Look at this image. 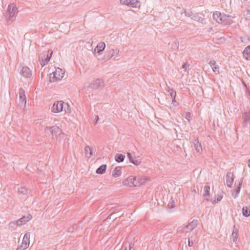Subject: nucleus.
<instances>
[{"instance_id": "f257e3e1", "label": "nucleus", "mask_w": 250, "mask_h": 250, "mask_svg": "<svg viewBox=\"0 0 250 250\" xmlns=\"http://www.w3.org/2000/svg\"><path fill=\"white\" fill-rule=\"evenodd\" d=\"M213 19L217 22L223 24H230L233 22L234 17L216 12L213 14Z\"/></svg>"}, {"instance_id": "f03ea898", "label": "nucleus", "mask_w": 250, "mask_h": 250, "mask_svg": "<svg viewBox=\"0 0 250 250\" xmlns=\"http://www.w3.org/2000/svg\"><path fill=\"white\" fill-rule=\"evenodd\" d=\"M18 8L14 3L8 5L6 11V22L7 24H11L15 20V14L17 13Z\"/></svg>"}, {"instance_id": "7ed1b4c3", "label": "nucleus", "mask_w": 250, "mask_h": 250, "mask_svg": "<svg viewBox=\"0 0 250 250\" xmlns=\"http://www.w3.org/2000/svg\"><path fill=\"white\" fill-rule=\"evenodd\" d=\"M66 106L68 108V105L67 104H65L62 101H57L53 104L51 111L54 113H57L62 111L64 109L65 112H67V111L65 109Z\"/></svg>"}, {"instance_id": "20e7f679", "label": "nucleus", "mask_w": 250, "mask_h": 250, "mask_svg": "<svg viewBox=\"0 0 250 250\" xmlns=\"http://www.w3.org/2000/svg\"><path fill=\"white\" fill-rule=\"evenodd\" d=\"M64 71L60 68H56L55 71L50 74V81L51 82H55L61 80L64 77Z\"/></svg>"}, {"instance_id": "39448f33", "label": "nucleus", "mask_w": 250, "mask_h": 250, "mask_svg": "<svg viewBox=\"0 0 250 250\" xmlns=\"http://www.w3.org/2000/svg\"><path fill=\"white\" fill-rule=\"evenodd\" d=\"M198 224V220L196 219L193 220L189 222L188 225L184 226L182 227H179L178 229V231L187 233L192 230L196 227Z\"/></svg>"}, {"instance_id": "423d86ee", "label": "nucleus", "mask_w": 250, "mask_h": 250, "mask_svg": "<svg viewBox=\"0 0 250 250\" xmlns=\"http://www.w3.org/2000/svg\"><path fill=\"white\" fill-rule=\"evenodd\" d=\"M185 14L186 16L190 17L194 21L202 22L204 20V15L201 13L185 11Z\"/></svg>"}, {"instance_id": "0eeeda50", "label": "nucleus", "mask_w": 250, "mask_h": 250, "mask_svg": "<svg viewBox=\"0 0 250 250\" xmlns=\"http://www.w3.org/2000/svg\"><path fill=\"white\" fill-rule=\"evenodd\" d=\"M45 131L46 133L51 132L52 135L55 136L57 138L60 137L62 135V130L58 126L46 127Z\"/></svg>"}, {"instance_id": "6e6552de", "label": "nucleus", "mask_w": 250, "mask_h": 250, "mask_svg": "<svg viewBox=\"0 0 250 250\" xmlns=\"http://www.w3.org/2000/svg\"><path fill=\"white\" fill-rule=\"evenodd\" d=\"M53 51L51 52L49 56H48V52L45 51L42 53V55H40L39 57V60L40 62L41 65L42 66L45 65L49 62L50 59L52 56Z\"/></svg>"}, {"instance_id": "1a4fd4ad", "label": "nucleus", "mask_w": 250, "mask_h": 250, "mask_svg": "<svg viewBox=\"0 0 250 250\" xmlns=\"http://www.w3.org/2000/svg\"><path fill=\"white\" fill-rule=\"evenodd\" d=\"M121 4H125L132 8L140 7V2L137 0H120Z\"/></svg>"}, {"instance_id": "9d476101", "label": "nucleus", "mask_w": 250, "mask_h": 250, "mask_svg": "<svg viewBox=\"0 0 250 250\" xmlns=\"http://www.w3.org/2000/svg\"><path fill=\"white\" fill-rule=\"evenodd\" d=\"M136 182L135 177L131 176L124 180L123 182V184L130 187H136Z\"/></svg>"}, {"instance_id": "9b49d317", "label": "nucleus", "mask_w": 250, "mask_h": 250, "mask_svg": "<svg viewBox=\"0 0 250 250\" xmlns=\"http://www.w3.org/2000/svg\"><path fill=\"white\" fill-rule=\"evenodd\" d=\"M105 47V44L104 42L99 43L94 49V54L96 55H100L102 54L103 51L104 50Z\"/></svg>"}, {"instance_id": "f8f14e48", "label": "nucleus", "mask_w": 250, "mask_h": 250, "mask_svg": "<svg viewBox=\"0 0 250 250\" xmlns=\"http://www.w3.org/2000/svg\"><path fill=\"white\" fill-rule=\"evenodd\" d=\"M20 104L21 105H25L26 103V99L25 91L22 88H20L19 91Z\"/></svg>"}, {"instance_id": "ddd939ff", "label": "nucleus", "mask_w": 250, "mask_h": 250, "mask_svg": "<svg viewBox=\"0 0 250 250\" xmlns=\"http://www.w3.org/2000/svg\"><path fill=\"white\" fill-rule=\"evenodd\" d=\"M91 84L93 88H102L104 87V83L103 80L101 79H97L94 81H93Z\"/></svg>"}, {"instance_id": "4468645a", "label": "nucleus", "mask_w": 250, "mask_h": 250, "mask_svg": "<svg viewBox=\"0 0 250 250\" xmlns=\"http://www.w3.org/2000/svg\"><path fill=\"white\" fill-rule=\"evenodd\" d=\"M208 63L211 67L213 72L215 74H218L219 73V66L216 62L214 60H211Z\"/></svg>"}, {"instance_id": "2eb2a0df", "label": "nucleus", "mask_w": 250, "mask_h": 250, "mask_svg": "<svg viewBox=\"0 0 250 250\" xmlns=\"http://www.w3.org/2000/svg\"><path fill=\"white\" fill-rule=\"evenodd\" d=\"M32 218L31 215H28L26 216H23L20 218L18 221H16L17 226H21L25 224L27 222H28Z\"/></svg>"}, {"instance_id": "dca6fc26", "label": "nucleus", "mask_w": 250, "mask_h": 250, "mask_svg": "<svg viewBox=\"0 0 250 250\" xmlns=\"http://www.w3.org/2000/svg\"><path fill=\"white\" fill-rule=\"evenodd\" d=\"M135 180L136 181L135 183L136 186L138 187L145 184L148 180L147 178L142 176H137L135 177Z\"/></svg>"}, {"instance_id": "f3484780", "label": "nucleus", "mask_w": 250, "mask_h": 250, "mask_svg": "<svg viewBox=\"0 0 250 250\" xmlns=\"http://www.w3.org/2000/svg\"><path fill=\"white\" fill-rule=\"evenodd\" d=\"M30 233L26 232L23 236L21 245L28 248L30 244Z\"/></svg>"}, {"instance_id": "a211bd4d", "label": "nucleus", "mask_w": 250, "mask_h": 250, "mask_svg": "<svg viewBox=\"0 0 250 250\" xmlns=\"http://www.w3.org/2000/svg\"><path fill=\"white\" fill-rule=\"evenodd\" d=\"M21 74L25 78H29L32 76L31 70L27 66L22 67Z\"/></svg>"}, {"instance_id": "6ab92c4d", "label": "nucleus", "mask_w": 250, "mask_h": 250, "mask_svg": "<svg viewBox=\"0 0 250 250\" xmlns=\"http://www.w3.org/2000/svg\"><path fill=\"white\" fill-rule=\"evenodd\" d=\"M233 174L231 172H229L226 175V183L228 187L231 188L233 183Z\"/></svg>"}, {"instance_id": "aec40b11", "label": "nucleus", "mask_w": 250, "mask_h": 250, "mask_svg": "<svg viewBox=\"0 0 250 250\" xmlns=\"http://www.w3.org/2000/svg\"><path fill=\"white\" fill-rule=\"evenodd\" d=\"M194 147L198 153H201L202 152L203 149L201 144L198 140H194L193 142Z\"/></svg>"}, {"instance_id": "412c9836", "label": "nucleus", "mask_w": 250, "mask_h": 250, "mask_svg": "<svg viewBox=\"0 0 250 250\" xmlns=\"http://www.w3.org/2000/svg\"><path fill=\"white\" fill-rule=\"evenodd\" d=\"M84 151L85 157L87 158H90L93 154L92 148L89 146L85 147Z\"/></svg>"}, {"instance_id": "4be33fe9", "label": "nucleus", "mask_w": 250, "mask_h": 250, "mask_svg": "<svg viewBox=\"0 0 250 250\" xmlns=\"http://www.w3.org/2000/svg\"><path fill=\"white\" fill-rule=\"evenodd\" d=\"M122 171L120 167H116L112 171V175L114 177H118L121 175Z\"/></svg>"}, {"instance_id": "5701e85b", "label": "nucleus", "mask_w": 250, "mask_h": 250, "mask_svg": "<svg viewBox=\"0 0 250 250\" xmlns=\"http://www.w3.org/2000/svg\"><path fill=\"white\" fill-rule=\"evenodd\" d=\"M106 169V165H103L97 169L96 173L97 174H104L105 172Z\"/></svg>"}, {"instance_id": "b1692460", "label": "nucleus", "mask_w": 250, "mask_h": 250, "mask_svg": "<svg viewBox=\"0 0 250 250\" xmlns=\"http://www.w3.org/2000/svg\"><path fill=\"white\" fill-rule=\"evenodd\" d=\"M238 230L234 227L232 233V239L233 242L235 243L237 241L238 238Z\"/></svg>"}, {"instance_id": "393cba45", "label": "nucleus", "mask_w": 250, "mask_h": 250, "mask_svg": "<svg viewBox=\"0 0 250 250\" xmlns=\"http://www.w3.org/2000/svg\"><path fill=\"white\" fill-rule=\"evenodd\" d=\"M242 184V181H241L239 182L238 185L236 187V188L235 189L236 193L235 194V195H233V194L232 195L234 198H236L238 196V195L240 191Z\"/></svg>"}, {"instance_id": "a878e982", "label": "nucleus", "mask_w": 250, "mask_h": 250, "mask_svg": "<svg viewBox=\"0 0 250 250\" xmlns=\"http://www.w3.org/2000/svg\"><path fill=\"white\" fill-rule=\"evenodd\" d=\"M125 156L123 154H117L115 156V161L118 163L124 161Z\"/></svg>"}, {"instance_id": "bb28decb", "label": "nucleus", "mask_w": 250, "mask_h": 250, "mask_svg": "<svg viewBox=\"0 0 250 250\" xmlns=\"http://www.w3.org/2000/svg\"><path fill=\"white\" fill-rule=\"evenodd\" d=\"M119 50L117 49H112L109 51V57L108 59H110L112 57L116 56L118 54Z\"/></svg>"}, {"instance_id": "cd10ccee", "label": "nucleus", "mask_w": 250, "mask_h": 250, "mask_svg": "<svg viewBox=\"0 0 250 250\" xmlns=\"http://www.w3.org/2000/svg\"><path fill=\"white\" fill-rule=\"evenodd\" d=\"M243 215L245 217H248L250 215V209L247 207H244L242 208Z\"/></svg>"}, {"instance_id": "c85d7f7f", "label": "nucleus", "mask_w": 250, "mask_h": 250, "mask_svg": "<svg viewBox=\"0 0 250 250\" xmlns=\"http://www.w3.org/2000/svg\"><path fill=\"white\" fill-rule=\"evenodd\" d=\"M28 189L24 187H21L18 189V192L19 194L26 195L28 193Z\"/></svg>"}, {"instance_id": "c756f323", "label": "nucleus", "mask_w": 250, "mask_h": 250, "mask_svg": "<svg viewBox=\"0 0 250 250\" xmlns=\"http://www.w3.org/2000/svg\"><path fill=\"white\" fill-rule=\"evenodd\" d=\"M167 91L169 93L171 99H172V103H173V101H175V99L176 95V91L173 89L170 88H168V89Z\"/></svg>"}, {"instance_id": "7c9ffc66", "label": "nucleus", "mask_w": 250, "mask_h": 250, "mask_svg": "<svg viewBox=\"0 0 250 250\" xmlns=\"http://www.w3.org/2000/svg\"><path fill=\"white\" fill-rule=\"evenodd\" d=\"M210 187L208 186H206L204 188L203 195L204 197L208 196L209 195Z\"/></svg>"}, {"instance_id": "2f4dec72", "label": "nucleus", "mask_w": 250, "mask_h": 250, "mask_svg": "<svg viewBox=\"0 0 250 250\" xmlns=\"http://www.w3.org/2000/svg\"><path fill=\"white\" fill-rule=\"evenodd\" d=\"M250 113L246 112L244 114V123L247 124L250 121Z\"/></svg>"}, {"instance_id": "473e14b6", "label": "nucleus", "mask_w": 250, "mask_h": 250, "mask_svg": "<svg viewBox=\"0 0 250 250\" xmlns=\"http://www.w3.org/2000/svg\"><path fill=\"white\" fill-rule=\"evenodd\" d=\"M244 15L247 20H250V6L248 7L244 11Z\"/></svg>"}, {"instance_id": "72a5a7b5", "label": "nucleus", "mask_w": 250, "mask_h": 250, "mask_svg": "<svg viewBox=\"0 0 250 250\" xmlns=\"http://www.w3.org/2000/svg\"><path fill=\"white\" fill-rule=\"evenodd\" d=\"M250 49L247 46L243 51L244 56L247 59H248L250 55Z\"/></svg>"}, {"instance_id": "f704fd0d", "label": "nucleus", "mask_w": 250, "mask_h": 250, "mask_svg": "<svg viewBox=\"0 0 250 250\" xmlns=\"http://www.w3.org/2000/svg\"><path fill=\"white\" fill-rule=\"evenodd\" d=\"M16 226H17L16 221L11 222L9 224V228L11 230H13L16 229Z\"/></svg>"}, {"instance_id": "c9c22d12", "label": "nucleus", "mask_w": 250, "mask_h": 250, "mask_svg": "<svg viewBox=\"0 0 250 250\" xmlns=\"http://www.w3.org/2000/svg\"><path fill=\"white\" fill-rule=\"evenodd\" d=\"M125 247L124 250H130L131 248L133 247V245L128 242H126L124 244Z\"/></svg>"}, {"instance_id": "e433bc0d", "label": "nucleus", "mask_w": 250, "mask_h": 250, "mask_svg": "<svg viewBox=\"0 0 250 250\" xmlns=\"http://www.w3.org/2000/svg\"><path fill=\"white\" fill-rule=\"evenodd\" d=\"M189 67V64L188 62H185L183 64L181 69H183L184 72H188V69Z\"/></svg>"}, {"instance_id": "4c0bfd02", "label": "nucleus", "mask_w": 250, "mask_h": 250, "mask_svg": "<svg viewBox=\"0 0 250 250\" xmlns=\"http://www.w3.org/2000/svg\"><path fill=\"white\" fill-rule=\"evenodd\" d=\"M167 206L169 208H173L175 207V202L173 199H170L168 203Z\"/></svg>"}, {"instance_id": "58836bf2", "label": "nucleus", "mask_w": 250, "mask_h": 250, "mask_svg": "<svg viewBox=\"0 0 250 250\" xmlns=\"http://www.w3.org/2000/svg\"><path fill=\"white\" fill-rule=\"evenodd\" d=\"M185 118L188 122H189L190 119H191L190 113L189 112H186L185 114Z\"/></svg>"}, {"instance_id": "ea45409f", "label": "nucleus", "mask_w": 250, "mask_h": 250, "mask_svg": "<svg viewBox=\"0 0 250 250\" xmlns=\"http://www.w3.org/2000/svg\"><path fill=\"white\" fill-rule=\"evenodd\" d=\"M130 163L133 164L134 165H135L136 166H138L140 164V161H139L138 160H132V161H131Z\"/></svg>"}, {"instance_id": "a19ab883", "label": "nucleus", "mask_w": 250, "mask_h": 250, "mask_svg": "<svg viewBox=\"0 0 250 250\" xmlns=\"http://www.w3.org/2000/svg\"><path fill=\"white\" fill-rule=\"evenodd\" d=\"M27 249V248L24 247L22 245H21L20 246H19L17 248L16 250H25Z\"/></svg>"}, {"instance_id": "79ce46f5", "label": "nucleus", "mask_w": 250, "mask_h": 250, "mask_svg": "<svg viewBox=\"0 0 250 250\" xmlns=\"http://www.w3.org/2000/svg\"><path fill=\"white\" fill-rule=\"evenodd\" d=\"M188 245L189 247H192L193 246V242L192 240H190V238L188 239Z\"/></svg>"}, {"instance_id": "37998d69", "label": "nucleus", "mask_w": 250, "mask_h": 250, "mask_svg": "<svg viewBox=\"0 0 250 250\" xmlns=\"http://www.w3.org/2000/svg\"><path fill=\"white\" fill-rule=\"evenodd\" d=\"M127 157H128V158L129 160V161L130 162L131 161H132L133 160V158H132V157L131 154L130 153L128 152L127 153Z\"/></svg>"}, {"instance_id": "c03bdc74", "label": "nucleus", "mask_w": 250, "mask_h": 250, "mask_svg": "<svg viewBox=\"0 0 250 250\" xmlns=\"http://www.w3.org/2000/svg\"><path fill=\"white\" fill-rule=\"evenodd\" d=\"M99 120V116L98 115H95V118L94 119V124H96V123H97V122Z\"/></svg>"}, {"instance_id": "a18cd8bd", "label": "nucleus", "mask_w": 250, "mask_h": 250, "mask_svg": "<svg viewBox=\"0 0 250 250\" xmlns=\"http://www.w3.org/2000/svg\"><path fill=\"white\" fill-rule=\"evenodd\" d=\"M247 164L249 167H250V159L248 161Z\"/></svg>"}, {"instance_id": "49530a36", "label": "nucleus", "mask_w": 250, "mask_h": 250, "mask_svg": "<svg viewBox=\"0 0 250 250\" xmlns=\"http://www.w3.org/2000/svg\"><path fill=\"white\" fill-rule=\"evenodd\" d=\"M175 103H176L175 100L173 101V103L172 102V104H173L174 106H176V104H175Z\"/></svg>"}, {"instance_id": "de8ad7c7", "label": "nucleus", "mask_w": 250, "mask_h": 250, "mask_svg": "<svg viewBox=\"0 0 250 250\" xmlns=\"http://www.w3.org/2000/svg\"><path fill=\"white\" fill-rule=\"evenodd\" d=\"M68 230L69 232H72L73 231L72 230V229H71L70 228L68 229Z\"/></svg>"}, {"instance_id": "09e8293b", "label": "nucleus", "mask_w": 250, "mask_h": 250, "mask_svg": "<svg viewBox=\"0 0 250 250\" xmlns=\"http://www.w3.org/2000/svg\"><path fill=\"white\" fill-rule=\"evenodd\" d=\"M216 202H216L215 201H213V202H212V203H216Z\"/></svg>"}, {"instance_id": "8fccbe9b", "label": "nucleus", "mask_w": 250, "mask_h": 250, "mask_svg": "<svg viewBox=\"0 0 250 250\" xmlns=\"http://www.w3.org/2000/svg\"><path fill=\"white\" fill-rule=\"evenodd\" d=\"M220 200H221V199H217V202L220 201Z\"/></svg>"}, {"instance_id": "3c124183", "label": "nucleus", "mask_w": 250, "mask_h": 250, "mask_svg": "<svg viewBox=\"0 0 250 250\" xmlns=\"http://www.w3.org/2000/svg\"><path fill=\"white\" fill-rule=\"evenodd\" d=\"M248 47L250 49V45L248 46Z\"/></svg>"}]
</instances>
